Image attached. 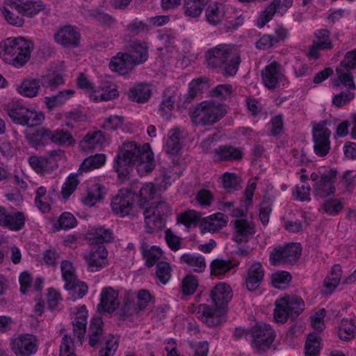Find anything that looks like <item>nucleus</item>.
Segmentation results:
<instances>
[{
	"label": "nucleus",
	"mask_w": 356,
	"mask_h": 356,
	"mask_svg": "<svg viewBox=\"0 0 356 356\" xmlns=\"http://www.w3.org/2000/svg\"><path fill=\"white\" fill-rule=\"evenodd\" d=\"M156 275L159 281L166 284L171 277V268L170 264L165 261H160L156 264Z\"/></svg>",
	"instance_id": "57"
},
{
	"label": "nucleus",
	"mask_w": 356,
	"mask_h": 356,
	"mask_svg": "<svg viewBox=\"0 0 356 356\" xmlns=\"http://www.w3.org/2000/svg\"><path fill=\"white\" fill-rule=\"evenodd\" d=\"M106 157L104 154H97L90 156L83 160L79 169V174L83 172H88L95 168H100L105 163Z\"/></svg>",
	"instance_id": "38"
},
{
	"label": "nucleus",
	"mask_w": 356,
	"mask_h": 356,
	"mask_svg": "<svg viewBox=\"0 0 356 356\" xmlns=\"http://www.w3.org/2000/svg\"><path fill=\"white\" fill-rule=\"evenodd\" d=\"M135 302V296L133 294L127 293L123 300V305L118 311V314L121 318H126L134 314L141 312Z\"/></svg>",
	"instance_id": "33"
},
{
	"label": "nucleus",
	"mask_w": 356,
	"mask_h": 356,
	"mask_svg": "<svg viewBox=\"0 0 356 356\" xmlns=\"http://www.w3.org/2000/svg\"><path fill=\"white\" fill-rule=\"evenodd\" d=\"M207 65L211 68L224 66L225 76L236 74L241 63L238 51L234 45L220 44L207 50L205 54Z\"/></svg>",
	"instance_id": "2"
},
{
	"label": "nucleus",
	"mask_w": 356,
	"mask_h": 356,
	"mask_svg": "<svg viewBox=\"0 0 356 356\" xmlns=\"http://www.w3.org/2000/svg\"><path fill=\"white\" fill-rule=\"evenodd\" d=\"M126 95L131 101L143 104L149 100L152 92L151 90H128Z\"/></svg>",
	"instance_id": "64"
},
{
	"label": "nucleus",
	"mask_w": 356,
	"mask_h": 356,
	"mask_svg": "<svg viewBox=\"0 0 356 356\" xmlns=\"http://www.w3.org/2000/svg\"><path fill=\"white\" fill-rule=\"evenodd\" d=\"M74 95V90H60L56 95L44 97V103L49 110L62 106Z\"/></svg>",
	"instance_id": "30"
},
{
	"label": "nucleus",
	"mask_w": 356,
	"mask_h": 356,
	"mask_svg": "<svg viewBox=\"0 0 356 356\" xmlns=\"http://www.w3.org/2000/svg\"><path fill=\"white\" fill-rule=\"evenodd\" d=\"M321 338L317 333L309 334L305 345V356H319L321 349Z\"/></svg>",
	"instance_id": "35"
},
{
	"label": "nucleus",
	"mask_w": 356,
	"mask_h": 356,
	"mask_svg": "<svg viewBox=\"0 0 356 356\" xmlns=\"http://www.w3.org/2000/svg\"><path fill=\"white\" fill-rule=\"evenodd\" d=\"M214 152L220 161L241 160L243 158L242 150L231 145L220 146L214 149Z\"/></svg>",
	"instance_id": "29"
},
{
	"label": "nucleus",
	"mask_w": 356,
	"mask_h": 356,
	"mask_svg": "<svg viewBox=\"0 0 356 356\" xmlns=\"http://www.w3.org/2000/svg\"><path fill=\"white\" fill-rule=\"evenodd\" d=\"M210 297L216 309H222L231 300L232 291L227 284L219 282L211 291Z\"/></svg>",
	"instance_id": "18"
},
{
	"label": "nucleus",
	"mask_w": 356,
	"mask_h": 356,
	"mask_svg": "<svg viewBox=\"0 0 356 356\" xmlns=\"http://www.w3.org/2000/svg\"><path fill=\"white\" fill-rule=\"evenodd\" d=\"M226 113L225 104H216L213 101H203L189 115L194 124L205 126L215 124Z\"/></svg>",
	"instance_id": "4"
},
{
	"label": "nucleus",
	"mask_w": 356,
	"mask_h": 356,
	"mask_svg": "<svg viewBox=\"0 0 356 356\" xmlns=\"http://www.w3.org/2000/svg\"><path fill=\"white\" fill-rule=\"evenodd\" d=\"M341 275L342 270L341 266L339 264L334 265L330 275L327 276L324 281V286L329 292H332L337 286Z\"/></svg>",
	"instance_id": "48"
},
{
	"label": "nucleus",
	"mask_w": 356,
	"mask_h": 356,
	"mask_svg": "<svg viewBox=\"0 0 356 356\" xmlns=\"http://www.w3.org/2000/svg\"><path fill=\"white\" fill-rule=\"evenodd\" d=\"M180 130L174 129L169 131L166 141V152L174 155L177 154L181 149V144L179 138Z\"/></svg>",
	"instance_id": "40"
},
{
	"label": "nucleus",
	"mask_w": 356,
	"mask_h": 356,
	"mask_svg": "<svg viewBox=\"0 0 356 356\" xmlns=\"http://www.w3.org/2000/svg\"><path fill=\"white\" fill-rule=\"evenodd\" d=\"M200 218L201 216L199 213L193 210H189L179 216L177 220L186 226L189 227L197 221L200 222Z\"/></svg>",
	"instance_id": "62"
},
{
	"label": "nucleus",
	"mask_w": 356,
	"mask_h": 356,
	"mask_svg": "<svg viewBox=\"0 0 356 356\" xmlns=\"http://www.w3.org/2000/svg\"><path fill=\"white\" fill-rule=\"evenodd\" d=\"M8 6L16 10L22 16L33 18L46 8L41 0H15L10 1Z\"/></svg>",
	"instance_id": "15"
},
{
	"label": "nucleus",
	"mask_w": 356,
	"mask_h": 356,
	"mask_svg": "<svg viewBox=\"0 0 356 356\" xmlns=\"http://www.w3.org/2000/svg\"><path fill=\"white\" fill-rule=\"evenodd\" d=\"M99 334H104L103 321L99 317L93 318L89 327V344L90 346L94 347L95 341H96L94 337Z\"/></svg>",
	"instance_id": "54"
},
{
	"label": "nucleus",
	"mask_w": 356,
	"mask_h": 356,
	"mask_svg": "<svg viewBox=\"0 0 356 356\" xmlns=\"http://www.w3.org/2000/svg\"><path fill=\"white\" fill-rule=\"evenodd\" d=\"M90 15L101 26L104 27L111 28L116 22L113 17L99 10H94Z\"/></svg>",
	"instance_id": "52"
},
{
	"label": "nucleus",
	"mask_w": 356,
	"mask_h": 356,
	"mask_svg": "<svg viewBox=\"0 0 356 356\" xmlns=\"http://www.w3.org/2000/svg\"><path fill=\"white\" fill-rule=\"evenodd\" d=\"M234 265L230 260L216 259L210 264L211 275L219 276L229 272Z\"/></svg>",
	"instance_id": "43"
},
{
	"label": "nucleus",
	"mask_w": 356,
	"mask_h": 356,
	"mask_svg": "<svg viewBox=\"0 0 356 356\" xmlns=\"http://www.w3.org/2000/svg\"><path fill=\"white\" fill-rule=\"evenodd\" d=\"M118 293L112 288H104L101 293L100 303L98 305L99 312H113L119 305Z\"/></svg>",
	"instance_id": "22"
},
{
	"label": "nucleus",
	"mask_w": 356,
	"mask_h": 356,
	"mask_svg": "<svg viewBox=\"0 0 356 356\" xmlns=\"http://www.w3.org/2000/svg\"><path fill=\"white\" fill-rule=\"evenodd\" d=\"M170 211L168 204L165 201H159L156 204L151 203L144 210L145 229L149 234L161 230L165 222L162 216L165 215Z\"/></svg>",
	"instance_id": "6"
},
{
	"label": "nucleus",
	"mask_w": 356,
	"mask_h": 356,
	"mask_svg": "<svg viewBox=\"0 0 356 356\" xmlns=\"http://www.w3.org/2000/svg\"><path fill=\"white\" fill-rule=\"evenodd\" d=\"M338 78L332 81L333 87L344 86L348 89H355L353 76L350 72H341L337 69Z\"/></svg>",
	"instance_id": "51"
},
{
	"label": "nucleus",
	"mask_w": 356,
	"mask_h": 356,
	"mask_svg": "<svg viewBox=\"0 0 356 356\" xmlns=\"http://www.w3.org/2000/svg\"><path fill=\"white\" fill-rule=\"evenodd\" d=\"M291 280V275L289 272L281 271L273 273L271 276V282L274 287L284 289Z\"/></svg>",
	"instance_id": "56"
},
{
	"label": "nucleus",
	"mask_w": 356,
	"mask_h": 356,
	"mask_svg": "<svg viewBox=\"0 0 356 356\" xmlns=\"http://www.w3.org/2000/svg\"><path fill=\"white\" fill-rule=\"evenodd\" d=\"M6 224V225H4L5 227L12 231H19L24 227L25 216L21 211H17L12 214L9 213Z\"/></svg>",
	"instance_id": "47"
},
{
	"label": "nucleus",
	"mask_w": 356,
	"mask_h": 356,
	"mask_svg": "<svg viewBox=\"0 0 356 356\" xmlns=\"http://www.w3.org/2000/svg\"><path fill=\"white\" fill-rule=\"evenodd\" d=\"M155 193V187L152 184H147L144 185L140 188L139 193V207L145 210V208L147 207V203L148 202V201L154 199Z\"/></svg>",
	"instance_id": "50"
},
{
	"label": "nucleus",
	"mask_w": 356,
	"mask_h": 356,
	"mask_svg": "<svg viewBox=\"0 0 356 356\" xmlns=\"http://www.w3.org/2000/svg\"><path fill=\"white\" fill-rule=\"evenodd\" d=\"M180 260L193 268L196 273H202L206 268L205 259L202 256H195L191 254H184Z\"/></svg>",
	"instance_id": "41"
},
{
	"label": "nucleus",
	"mask_w": 356,
	"mask_h": 356,
	"mask_svg": "<svg viewBox=\"0 0 356 356\" xmlns=\"http://www.w3.org/2000/svg\"><path fill=\"white\" fill-rule=\"evenodd\" d=\"M102 91V90H90L89 97L92 101L98 102L108 101L119 95L118 90H104V92H100Z\"/></svg>",
	"instance_id": "58"
},
{
	"label": "nucleus",
	"mask_w": 356,
	"mask_h": 356,
	"mask_svg": "<svg viewBox=\"0 0 356 356\" xmlns=\"http://www.w3.org/2000/svg\"><path fill=\"white\" fill-rule=\"evenodd\" d=\"M130 49L132 52L131 56L138 64H141L148 58V47L145 42H140L138 40L134 41L130 44Z\"/></svg>",
	"instance_id": "34"
},
{
	"label": "nucleus",
	"mask_w": 356,
	"mask_h": 356,
	"mask_svg": "<svg viewBox=\"0 0 356 356\" xmlns=\"http://www.w3.org/2000/svg\"><path fill=\"white\" fill-rule=\"evenodd\" d=\"M123 122L124 118L122 116L111 115L106 120L102 128L111 131L122 129Z\"/></svg>",
	"instance_id": "63"
},
{
	"label": "nucleus",
	"mask_w": 356,
	"mask_h": 356,
	"mask_svg": "<svg viewBox=\"0 0 356 356\" xmlns=\"http://www.w3.org/2000/svg\"><path fill=\"white\" fill-rule=\"evenodd\" d=\"M305 309V303L299 297H283L275 302L274 318L277 323H285L289 318H294Z\"/></svg>",
	"instance_id": "5"
},
{
	"label": "nucleus",
	"mask_w": 356,
	"mask_h": 356,
	"mask_svg": "<svg viewBox=\"0 0 356 356\" xmlns=\"http://www.w3.org/2000/svg\"><path fill=\"white\" fill-rule=\"evenodd\" d=\"M205 4H204L201 1L197 0H184V14L191 17H199L204 8L205 7Z\"/></svg>",
	"instance_id": "44"
},
{
	"label": "nucleus",
	"mask_w": 356,
	"mask_h": 356,
	"mask_svg": "<svg viewBox=\"0 0 356 356\" xmlns=\"http://www.w3.org/2000/svg\"><path fill=\"white\" fill-rule=\"evenodd\" d=\"M337 171L330 170L326 173L321 175L320 181L314 185V193L319 197H325L333 194L335 187L333 184L335 181Z\"/></svg>",
	"instance_id": "17"
},
{
	"label": "nucleus",
	"mask_w": 356,
	"mask_h": 356,
	"mask_svg": "<svg viewBox=\"0 0 356 356\" xmlns=\"http://www.w3.org/2000/svg\"><path fill=\"white\" fill-rule=\"evenodd\" d=\"M136 195L127 188L120 189L113 198L111 207L112 211L120 217H124L130 214L133 209Z\"/></svg>",
	"instance_id": "10"
},
{
	"label": "nucleus",
	"mask_w": 356,
	"mask_h": 356,
	"mask_svg": "<svg viewBox=\"0 0 356 356\" xmlns=\"http://www.w3.org/2000/svg\"><path fill=\"white\" fill-rule=\"evenodd\" d=\"M142 254L144 259H145V265L150 268L155 264H157L158 261L162 257L161 250L156 246H152L149 248V245L146 243H143L141 245Z\"/></svg>",
	"instance_id": "32"
},
{
	"label": "nucleus",
	"mask_w": 356,
	"mask_h": 356,
	"mask_svg": "<svg viewBox=\"0 0 356 356\" xmlns=\"http://www.w3.org/2000/svg\"><path fill=\"white\" fill-rule=\"evenodd\" d=\"M206 19L208 23L216 26L221 23L225 16V6L220 3L210 4L205 10Z\"/></svg>",
	"instance_id": "27"
},
{
	"label": "nucleus",
	"mask_w": 356,
	"mask_h": 356,
	"mask_svg": "<svg viewBox=\"0 0 356 356\" xmlns=\"http://www.w3.org/2000/svg\"><path fill=\"white\" fill-rule=\"evenodd\" d=\"M355 325L348 320H343L339 327L338 335L341 340L348 341L353 338Z\"/></svg>",
	"instance_id": "55"
},
{
	"label": "nucleus",
	"mask_w": 356,
	"mask_h": 356,
	"mask_svg": "<svg viewBox=\"0 0 356 356\" xmlns=\"http://www.w3.org/2000/svg\"><path fill=\"white\" fill-rule=\"evenodd\" d=\"M250 332L253 338L254 348L257 352L268 350L275 339L273 330L269 325L265 323H257Z\"/></svg>",
	"instance_id": "9"
},
{
	"label": "nucleus",
	"mask_w": 356,
	"mask_h": 356,
	"mask_svg": "<svg viewBox=\"0 0 356 356\" xmlns=\"http://www.w3.org/2000/svg\"><path fill=\"white\" fill-rule=\"evenodd\" d=\"M198 280L193 275H187L182 281V291L185 295H191L197 289Z\"/></svg>",
	"instance_id": "60"
},
{
	"label": "nucleus",
	"mask_w": 356,
	"mask_h": 356,
	"mask_svg": "<svg viewBox=\"0 0 356 356\" xmlns=\"http://www.w3.org/2000/svg\"><path fill=\"white\" fill-rule=\"evenodd\" d=\"M85 307H82L79 311L78 315L73 322V332L75 336L81 343L86 331L87 320L85 311Z\"/></svg>",
	"instance_id": "39"
},
{
	"label": "nucleus",
	"mask_w": 356,
	"mask_h": 356,
	"mask_svg": "<svg viewBox=\"0 0 356 356\" xmlns=\"http://www.w3.org/2000/svg\"><path fill=\"white\" fill-rule=\"evenodd\" d=\"M60 268L63 278L65 281V288H70L72 282L76 281L75 269L69 261H63L61 263Z\"/></svg>",
	"instance_id": "49"
},
{
	"label": "nucleus",
	"mask_w": 356,
	"mask_h": 356,
	"mask_svg": "<svg viewBox=\"0 0 356 356\" xmlns=\"http://www.w3.org/2000/svg\"><path fill=\"white\" fill-rule=\"evenodd\" d=\"M64 157L63 152L60 149L49 151L45 156L46 172L51 173L58 168V162Z\"/></svg>",
	"instance_id": "42"
},
{
	"label": "nucleus",
	"mask_w": 356,
	"mask_h": 356,
	"mask_svg": "<svg viewBox=\"0 0 356 356\" xmlns=\"http://www.w3.org/2000/svg\"><path fill=\"white\" fill-rule=\"evenodd\" d=\"M301 252L300 243H289L284 246L274 248L270 252L269 260L273 266L293 264L300 257Z\"/></svg>",
	"instance_id": "8"
},
{
	"label": "nucleus",
	"mask_w": 356,
	"mask_h": 356,
	"mask_svg": "<svg viewBox=\"0 0 356 356\" xmlns=\"http://www.w3.org/2000/svg\"><path fill=\"white\" fill-rule=\"evenodd\" d=\"M241 183V177L234 173L225 172L222 177V186L228 193L240 189Z\"/></svg>",
	"instance_id": "46"
},
{
	"label": "nucleus",
	"mask_w": 356,
	"mask_h": 356,
	"mask_svg": "<svg viewBox=\"0 0 356 356\" xmlns=\"http://www.w3.org/2000/svg\"><path fill=\"white\" fill-rule=\"evenodd\" d=\"M86 239L91 245H104L103 243L111 242L113 239V232L111 229L98 227L94 232L87 234Z\"/></svg>",
	"instance_id": "28"
},
{
	"label": "nucleus",
	"mask_w": 356,
	"mask_h": 356,
	"mask_svg": "<svg viewBox=\"0 0 356 356\" xmlns=\"http://www.w3.org/2000/svg\"><path fill=\"white\" fill-rule=\"evenodd\" d=\"M11 349L17 356H30L38 350L37 339L33 334H19L12 339Z\"/></svg>",
	"instance_id": "13"
},
{
	"label": "nucleus",
	"mask_w": 356,
	"mask_h": 356,
	"mask_svg": "<svg viewBox=\"0 0 356 356\" xmlns=\"http://www.w3.org/2000/svg\"><path fill=\"white\" fill-rule=\"evenodd\" d=\"M138 64L134 60L130 54L118 52L111 58L110 68L121 75L129 74Z\"/></svg>",
	"instance_id": "19"
},
{
	"label": "nucleus",
	"mask_w": 356,
	"mask_h": 356,
	"mask_svg": "<svg viewBox=\"0 0 356 356\" xmlns=\"http://www.w3.org/2000/svg\"><path fill=\"white\" fill-rule=\"evenodd\" d=\"M281 5V0H273L271 3L261 13L259 16L257 25L259 28H263L268 22H270L274 15L277 13H281L282 11L280 8Z\"/></svg>",
	"instance_id": "31"
},
{
	"label": "nucleus",
	"mask_w": 356,
	"mask_h": 356,
	"mask_svg": "<svg viewBox=\"0 0 356 356\" xmlns=\"http://www.w3.org/2000/svg\"><path fill=\"white\" fill-rule=\"evenodd\" d=\"M328 122L325 120L312 123L314 151L316 155L321 157L326 156L330 149L331 131L325 127Z\"/></svg>",
	"instance_id": "7"
},
{
	"label": "nucleus",
	"mask_w": 356,
	"mask_h": 356,
	"mask_svg": "<svg viewBox=\"0 0 356 356\" xmlns=\"http://www.w3.org/2000/svg\"><path fill=\"white\" fill-rule=\"evenodd\" d=\"M105 140L102 131H96L88 133L80 143L82 149H93L101 146Z\"/></svg>",
	"instance_id": "36"
},
{
	"label": "nucleus",
	"mask_w": 356,
	"mask_h": 356,
	"mask_svg": "<svg viewBox=\"0 0 356 356\" xmlns=\"http://www.w3.org/2000/svg\"><path fill=\"white\" fill-rule=\"evenodd\" d=\"M42 87L57 88L64 83L63 76L58 73H54L51 76H42Z\"/></svg>",
	"instance_id": "61"
},
{
	"label": "nucleus",
	"mask_w": 356,
	"mask_h": 356,
	"mask_svg": "<svg viewBox=\"0 0 356 356\" xmlns=\"http://www.w3.org/2000/svg\"><path fill=\"white\" fill-rule=\"evenodd\" d=\"M234 240L238 244L248 242L255 232L254 226L247 220H234Z\"/></svg>",
	"instance_id": "23"
},
{
	"label": "nucleus",
	"mask_w": 356,
	"mask_h": 356,
	"mask_svg": "<svg viewBox=\"0 0 356 356\" xmlns=\"http://www.w3.org/2000/svg\"><path fill=\"white\" fill-rule=\"evenodd\" d=\"M33 47V42L23 37L8 38L0 43V56L6 63L20 67L30 59Z\"/></svg>",
	"instance_id": "3"
},
{
	"label": "nucleus",
	"mask_w": 356,
	"mask_h": 356,
	"mask_svg": "<svg viewBox=\"0 0 356 356\" xmlns=\"http://www.w3.org/2000/svg\"><path fill=\"white\" fill-rule=\"evenodd\" d=\"M280 65L273 61L266 65L261 71L263 82L268 89L276 87H287L289 81L285 76L280 72Z\"/></svg>",
	"instance_id": "12"
},
{
	"label": "nucleus",
	"mask_w": 356,
	"mask_h": 356,
	"mask_svg": "<svg viewBox=\"0 0 356 356\" xmlns=\"http://www.w3.org/2000/svg\"><path fill=\"white\" fill-rule=\"evenodd\" d=\"M197 317L209 327H213L219 325L222 321L221 316L209 305L201 304L197 310Z\"/></svg>",
	"instance_id": "24"
},
{
	"label": "nucleus",
	"mask_w": 356,
	"mask_h": 356,
	"mask_svg": "<svg viewBox=\"0 0 356 356\" xmlns=\"http://www.w3.org/2000/svg\"><path fill=\"white\" fill-rule=\"evenodd\" d=\"M264 277V270L259 262L252 264L247 270L245 277L246 288L250 291H256Z\"/></svg>",
	"instance_id": "21"
},
{
	"label": "nucleus",
	"mask_w": 356,
	"mask_h": 356,
	"mask_svg": "<svg viewBox=\"0 0 356 356\" xmlns=\"http://www.w3.org/2000/svg\"><path fill=\"white\" fill-rule=\"evenodd\" d=\"M51 142L58 144L71 145L74 144L75 140L72 134L67 131H64L63 129H56L54 131L50 130Z\"/></svg>",
	"instance_id": "45"
},
{
	"label": "nucleus",
	"mask_w": 356,
	"mask_h": 356,
	"mask_svg": "<svg viewBox=\"0 0 356 356\" xmlns=\"http://www.w3.org/2000/svg\"><path fill=\"white\" fill-rule=\"evenodd\" d=\"M227 223V217L222 213H217L202 218L199 223V227L202 234L213 233L225 227Z\"/></svg>",
	"instance_id": "20"
},
{
	"label": "nucleus",
	"mask_w": 356,
	"mask_h": 356,
	"mask_svg": "<svg viewBox=\"0 0 356 356\" xmlns=\"http://www.w3.org/2000/svg\"><path fill=\"white\" fill-rule=\"evenodd\" d=\"M79 172L77 174H71L67 177V180L64 183L62 190L61 194L64 199L67 200L68 197L74 192L76 190L79 181L77 179L79 175Z\"/></svg>",
	"instance_id": "53"
},
{
	"label": "nucleus",
	"mask_w": 356,
	"mask_h": 356,
	"mask_svg": "<svg viewBox=\"0 0 356 356\" xmlns=\"http://www.w3.org/2000/svg\"><path fill=\"white\" fill-rule=\"evenodd\" d=\"M25 136L29 144L36 149H40L51 142L50 129L44 127L33 133H26Z\"/></svg>",
	"instance_id": "26"
},
{
	"label": "nucleus",
	"mask_w": 356,
	"mask_h": 356,
	"mask_svg": "<svg viewBox=\"0 0 356 356\" xmlns=\"http://www.w3.org/2000/svg\"><path fill=\"white\" fill-rule=\"evenodd\" d=\"M232 89L231 85L219 84L214 86L212 81L207 76H200L193 79L188 86V89Z\"/></svg>",
	"instance_id": "37"
},
{
	"label": "nucleus",
	"mask_w": 356,
	"mask_h": 356,
	"mask_svg": "<svg viewBox=\"0 0 356 356\" xmlns=\"http://www.w3.org/2000/svg\"><path fill=\"white\" fill-rule=\"evenodd\" d=\"M103 198L102 188L99 185H95V188L88 191L86 195L82 198V202L85 205L92 207L96 202Z\"/></svg>",
	"instance_id": "59"
},
{
	"label": "nucleus",
	"mask_w": 356,
	"mask_h": 356,
	"mask_svg": "<svg viewBox=\"0 0 356 356\" xmlns=\"http://www.w3.org/2000/svg\"><path fill=\"white\" fill-rule=\"evenodd\" d=\"M108 251L104 245L95 246L88 254L84 255L88 270L97 272L104 268L108 263Z\"/></svg>",
	"instance_id": "16"
},
{
	"label": "nucleus",
	"mask_w": 356,
	"mask_h": 356,
	"mask_svg": "<svg viewBox=\"0 0 356 356\" xmlns=\"http://www.w3.org/2000/svg\"><path fill=\"white\" fill-rule=\"evenodd\" d=\"M333 48V44L330 39V32L326 29L316 30L314 33V40L307 52V56L309 58L317 60L320 58L321 50H330Z\"/></svg>",
	"instance_id": "11"
},
{
	"label": "nucleus",
	"mask_w": 356,
	"mask_h": 356,
	"mask_svg": "<svg viewBox=\"0 0 356 356\" xmlns=\"http://www.w3.org/2000/svg\"><path fill=\"white\" fill-rule=\"evenodd\" d=\"M135 165L138 172H150L154 169L153 153L148 143L142 147L135 142L124 143L115 159L113 168L120 177L124 178Z\"/></svg>",
	"instance_id": "1"
},
{
	"label": "nucleus",
	"mask_w": 356,
	"mask_h": 356,
	"mask_svg": "<svg viewBox=\"0 0 356 356\" xmlns=\"http://www.w3.org/2000/svg\"><path fill=\"white\" fill-rule=\"evenodd\" d=\"M56 43L68 49L78 47L81 42V33L77 27L66 25L58 29L54 35Z\"/></svg>",
	"instance_id": "14"
},
{
	"label": "nucleus",
	"mask_w": 356,
	"mask_h": 356,
	"mask_svg": "<svg viewBox=\"0 0 356 356\" xmlns=\"http://www.w3.org/2000/svg\"><path fill=\"white\" fill-rule=\"evenodd\" d=\"M3 109L14 123L24 126L29 109L18 102L12 101L3 105Z\"/></svg>",
	"instance_id": "25"
}]
</instances>
